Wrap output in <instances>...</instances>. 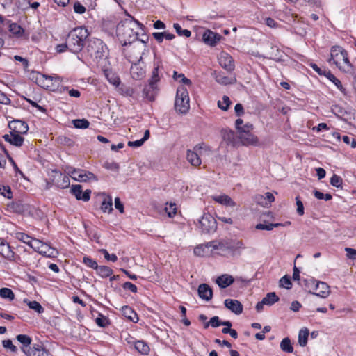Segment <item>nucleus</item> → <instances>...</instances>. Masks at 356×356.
Masks as SVG:
<instances>
[{
  "label": "nucleus",
  "instance_id": "obj_1",
  "mask_svg": "<svg viewBox=\"0 0 356 356\" xmlns=\"http://www.w3.org/2000/svg\"><path fill=\"white\" fill-rule=\"evenodd\" d=\"M136 26L143 28V25L131 15L118 23L116 27V34L123 45L131 44L136 40L138 35L134 31Z\"/></svg>",
  "mask_w": 356,
  "mask_h": 356
},
{
  "label": "nucleus",
  "instance_id": "obj_2",
  "mask_svg": "<svg viewBox=\"0 0 356 356\" xmlns=\"http://www.w3.org/2000/svg\"><path fill=\"white\" fill-rule=\"evenodd\" d=\"M89 36L88 29L85 27H76L67 35L68 50L74 54L79 53L83 48L84 42Z\"/></svg>",
  "mask_w": 356,
  "mask_h": 356
},
{
  "label": "nucleus",
  "instance_id": "obj_3",
  "mask_svg": "<svg viewBox=\"0 0 356 356\" xmlns=\"http://www.w3.org/2000/svg\"><path fill=\"white\" fill-rule=\"evenodd\" d=\"M106 51V45L100 39L93 38L86 42L85 52L97 63L107 57Z\"/></svg>",
  "mask_w": 356,
  "mask_h": 356
},
{
  "label": "nucleus",
  "instance_id": "obj_4",
  "mask_svg": "<svg viewBox=\"0 0 356 356\" xmlns=\"http://www.w3.org/2000/svg\"><path fill=\"white\" fill-rule=\"evenodd\" d=\"M332 63L341 71L348 73L353 70V66L348 58V53L339 46H334L330 50L329 63Z\"/></svg>",
  "mask_w": 356,
  "mask_h": 356
},
{
  "label": "nucleus",
  "instance_id": "obj_5",
  "mask_svg": "<svg viewBox=\"0 0 356 356\" xmlns=\"http://www.w3.org/2000/svg\"><path fill=\"white\" fill-rule=\"evenodd\" d=\"M163 67L159 65L154 67L152 76L148 81V84L145 86L143 94L145 98L149 101H154L159 92L158 83L163 74Z\"/></svg>",
  "mask_w": 356,
  "mask_h": 356
},
{
  "label": "nucleus",
  "instance_id": "obj_6",
  "mask_svg": "<svg viewBox=\"0 0 356 356\" xmlns=\"http://www.w3.org/2000/svg\"><path fill=\"white\" fill-rule=\"evenodd\" d=\"M175 108L177 112L182 114L186 113L189 110L188 92L184 86H179L177 89Z\"/></svg>",
  "mask_w": 356,
  "mask_h": 356
},
{
  "label": "nucleus",
  "instance_id": "obj_7",
  "mask_svg": "<svg viewBox=\"0 0 356 356\" xmlns=\"http://www.w3.org/2000/svg\"><path fill=\"white\" fill-rule=\"evenodd\" d=\"M199 227L204 233H213L217 229L216 219L209 213H204L199 220Z\"/></svg>",
  "mask_w": 356,
  "mask_h": 356
},
{
  "label": "nucleus",
  "instance_id": "obj_8",
  "mask_svg": "<svg viewBox=\"0 0 356 356\" xmlns=\"http://www.w3.org/2000/svg\"><path fill=\"white\" fill-rule=\"evenodd\" d=\"M68 174L71 177L78 181H87L89 180L97 181V177L92 172L81 169L70 168Z\"/></svg>",
  "mask_w": 356,
  "mask_h": 356
},
{
  "label": "nucleus",
  "instance_id": "obj_9",
  "mask_svg": "<svg viewBox=\"0 0 356 356\" xmlns=\"http://www.w3.org/2000/svg\"><path fill=\"white\" fill-rule=\"evenodd\" d=\"M0 254L5 259L19 263L21 258L19 255L15 253L11 249L10 245L3 238H0Z\"/></svg>",
  "mask_w": 356,
  "mask_h": 356
},
{
  "label": "nucleus",
  "instance_id": "obj_10",
  "mask_svg": "<svg viewBox=\"0 0 356 356\" xmlns=\"http://www.w3.org/2000/svg\"><path fill=\"white\" fill-rule=\"evenodd\" d=\"M204 144L196 145L193 150H188L186 154L187 161L195 167L200 165L202 161L200 156Z\"/></svg>",
  "mask_w": 356,
  "mask_h": 356
},
{
  "label": "nucleus",
  "instance_id": "obj_11",
  "mask_svg": "<svg viewBox=\"0 0 356 356\" xmlns=\"http://www.w3.org/2000/svg\"><path fill=\"white\" fill-rule=\"evenodd\" d=\"M50 176L52 177L51 181L53 184L56 185L60 188H66L70 186V178L66 175H63L61 172L53 170L51 172Z\"/></svg>",
  "mask_w": 356,
  "mask_h": 356
},
{
  "label": "nucleus",
  "instance_id": "obj_12",
  "mask_svg": "<svg viewBox=\"0 0 356 356\" xmlns=\"http://www.w3.org/2000/svg\"><path fill=\"white\" fill-rule=\"evenodd\" d=\"M239 144L243 145H257L259 143L258 138L251 131H240L238 133Z\"/></svg>",
  "mask_w": 356,
  "mask_h": 356
},
{
  "label": "nucleus",
  "instance_id": "obj_13",
  "mask_svg": "<svg viewBox=\"0 0 356 356\" xmlns=\"http://www.w3.org/2000/svg\"><path fill=\"white\" fill-rule=\"evenodd\" d=\"M220 65L227 72H232L235 68L233 58L228 53L222 51L218 56Z\"/></svg>",
  "mask_w": 356,
  "mask_h": 356
},
{
  "label": "nucleus",
  "instance_id": "obj_14",
  "mask_svg": "<svg viewBox=\"0 0 356 356\" xmlns=\"http://www.w3.org/2000/svg\"><path fill=\"white\" fill-rule=\"evenodd\" d=\"M310 282L312 285H314V290L316 291L312 292L309 291L310 293L323 298L329 296L330 293V286L325 282H318L316 284H315V281L312 280Z\"/></svg>",
  "mask_w": 356,
  "mask_h": 356
},
{
  "label": "nucleus",
  "instance_id": "obj_15",
  "mask_svg": "<svg viewBox=\"0 0 356 356\" xmlns=\"http://www.w3.org/2000/svg\"><path fill=\"white\" fill-rule=\"evenodd\" d=\"M22 350L26 356H49V353L41 345H34L33 347H22Z\"/></svg>",
  "mask_w": 356,
  "mask_h": 356
},
{
  "label": "nucleus",
  "instance_id": "obj_16",
  "mask_svg": "<svg viewBox=\"0 0 356 356\" xmlns=\"http://www.w3.org/2000/svg\"><path fill=\"white\" fill-rule=\"evenodd\" d=\"M8 127L11 130V133L17 134H26L29 130L28 124L22 120H15L9 122Z\"/></svg>",
  "mask_w": 356,
  "mask_h": 356
},
{
  "label": "nucleus",
  "instance_id": "obj_17",
  "mask_svg": "<svg viewBox=\"0 0 356 356\" xmlns=\"http://www.w3.org/2000/svg\"><path fill=\"white\" fill-rule=\"evenodd\" d=\"M216 81L221 85H231L236 83V78L234 75L226 76L222 72L214 71L212 73Z\"/></svg>",
  "mask_w": 356,
  "mask_h": 356
},
{
  "label": "nucleus",
  "instance_id": "obj_18",
  "mask_svg": "<svg viewBox=\"0 0 356 356\" xmlns=\"http://www.w3.org/2000/svg\"><path fill=\"white\" fill-rule=\"evenodd\" d=\"M71 193L78 200L87 202L90 198L91 191L88 189L83 193L82 186L79 184H76L72 186Z\"/></svg>",
  "mask_w": 356,
  "mask_h": 356
},
{
  "label": "nucleus",
  "instance_id": "obj_19",
  "mask_svg": "<svg viewBox=\"0 0 356 356\" xmlns=\"http://www.w3.org/2000/svg\"><path fill=\"white\" fill-rule=\"evenodd\" d=\"M221 134L223 140L225 141L227 145L234 147L239 145L238 136H236L234 131L224 129L222 130Z\"/></svg>",
  "mask_w": 356,
  "mask_h": 356
},
{
  "label": "nucleus",
  "instance_id": "obj_20",
  "mask_svg": "<svg viewBox=\"0 0 356 356\" xmlns=\"http://www.w3.org/2000/svg\"><path fill=\"white\" fill-rule=\"evenodd\" d=\"M222 36L211 30H207L204 32L202 40L204 42L209 46H215L220 41Z\"/></svg>",
  "mask_w": 356,
  "mask_h": 356
},
{
  "label": "nucleus",
  "instance_id": "obj_21",
  "mask_svg": "<svg viewBox=\"0 0 356 356\" xmlns=\"http://www.w3.org/2000/svg\"><path fill=\"white\" fill-rule=\"evenodd\" d=\"M224 304L225 307L236 315L241 314L243 312V305L237 300L226 299Z\"/></svg>",
  "mask_w": 356,
  "mask_h": 356
},
{
  "label": "nucleus",
  "instance_id": "obj_22",
  "mask_svg": "<svg viewBox=\"0 0 356 356\" xmlns=\"http://www.w3.org/2000/svg\"><path fill=\"white\" fill-rule=\"evenodd\" d=\"M212 242H208L206 244H201L194 248L193 252L196 256L205 257L213 253L211 245Z\"/></svg>",
  "mask_w": 356,
  "mask_h": 356
},
{
  "label": "nucleus",
  "instance_id": "obj_23",
  "mask_svg": "<svg viewBox=\"0 0 356 356\" xmlns=\"http://www.w3.org/2000/svg\"><path fill=\"white\" fill-rule=\"evenodd\" d=\"M198 295L200 298L209 301L212 298L213 291L211 288L207 284H201L198 286Z\"/></svg>",
  "mask_w": 356,
  "mask_h": 356
},
{
  "label": "nucleus",
  "instance_id": "obj_24",
  "mask_svg": "<svg viewBox=\"0 0 356 356\" xmlns=\"http://www.w3.org/2000/svg\"><path fill=\"white\" fill-rule=\"evenodd\" d=\"M3 138L4 140L11 145L16 147H21L23 145L24 138L20 134L11 133L10 134H5Z\"/></svg>",
  "mask_w": 356,
  "mask_h": 356
},
{
  "label": "nucleus",
  "instance_id": "obj_25",
  "mask_svg": "<svg viewBox=\"0 0 356 356\" xmlns=\"http://www.w3.org/2000/svg\"><path fill=\"white\" fill-rule=\"evenodd\" d=\"M130 74L136 80L142 79L145 75V70L139 63H134L130 69Z\"/></svg>",
  "mask_w": 356,
  "mask_h": 356
},
{
  "label": "nucleus",
  "instance_id": "obj_26",
  "mask_svg": "<svg viewBox=\"0 0 356 356\" xmlns=\"http://www.w3.org/2000/svg\"><path fill=\"white\" fill-rule=\"evenodd\" d=\"M324 75L330 81H332L337 88L344 95H346V90L343 86L340 80H339L333 74L331 73L330 70H325L324 71Z\"/></svg>",
  "mask_w": 356,
  "mask_h": 356
},
{
  "label": "nucleus",
  "instance_id": "obj_27",
  "mask_svg": "<svg viewBox=\"0 0 356 356\" xmlns=\"http://www.w3.org/2000/svg\"><path fill=\"white\" fill-rule=\"evenodd\" d=\"M234 280L232 275L225 274L221 276H219L216 279V283L218 285L222 288L225 289L229 285H231L234 282Z\"/></svg>",
  "mask_w": 356,
  "mask_h": 356
},
{
  "label": "nucleus",
  "instance_id": "obj_28",
  "mask_svg": "<svg viewBox=\"0 0 356 356\" xmlns=\"http://www.w3.org/2000/svg\"><path fill=\"white\" fill-rule=\"evenodd\" d=\"M134 343V348L135 350L142 355H147L150 351L149 346L143 340H138Z\"/></svg>",
  "mask_w": 356,
  "mask_h": 356
},
{
  "label": "nucleus",
  "instance_id": "obj_29",
  "mask_svg": "<svg viewBox=\"0 0 356 356\" xmlns=\"http://www.w3.org/2000/svg\"><path fill=\"white\" fill-rule=\"evenodd\" d=\"M213 200L216 202L226 206L234 207L236 203L227 195H215L212 197Z\"/></svg>",
  "mask_w": 356,
  "mask_h": 356
},
{
  "label": "nucleus",
  "instance_id": "obj_30",
  "mask_svg": "<svg viewBox=\"0 0 356 356\" xmlns=\"http://www.w3.org/2000/svg\"><path fill=\"white\" fill-rule=\"evenodd\" d=\"M38 252L47 257H55L57 254V251L54 248L44 243H42Z\"/></svg>",
  "mask_w": 356,
  "mask_h": 356
},
{
  "label": "nucleus",
  "instance_id": "obj_31",
  "mask_svg": "<svg viewBox=\"0 0 356 356\" xmlns=\"http://www.w3.org/2000/svg\"><path fill=\"white\" fill-rule=\"evenodd\" d=\"M152 35L158 43H161L163 41L164 38L168 40H171L174 39L175 37L174 34L168 32H155L152 33Z\"/></svg>",
  "mask_w": 356,
  "mask_h": 356
},
{
  "label": "nucleus",
  "instance_id": "obj_32",
  "mask_svg": "<svg viewBox=\"0 0 356 356\" xmlns=\"http://www.w3.org/2000/svg\"><path fill=\"white\" fill-rule=\"evenodd\" d=\"M8 25L9 31L14 35L17 37H21L24 34L23 28L17 24V23H10L7 24Z\"/></svg>",
  "mask_w": 356,
  "mask_h": 356
},
{
  "label": "nucleus",
  "instance_id": "obj_33",
  "mask_svg": "<svg viewBox=\"0 0 356 356\" xmlns=\"http://www.w3.org/2000/svg\"><path fill=\"white\" fill-rule=\"evenodd\" d=\"M104 74L110 83L116 86H118L120 84V79L113 72L104 70Z\"/></svg>",
  "mask_w": 356,
  "mask_h": 356
},
{
  "label": "nucleus",
  "instance_id": "obj_34",
  "mask_svg": "<svg viewBox=\"0 0 356 356\" xmlns=\"http://www.w3.org/2000/svg\"><path fill=\"white\" fill-rule=\"evenodd\" d=\"M96 270L102 277H107L113 274V270L107 266H98Z\"/></svg>",
  "mask_w": 356,
  "mask_h": 356
},
{
  "label": "nucleus",
  "instance_id": "obj_35",
  "mask_svg": "<svg viewBox=\"0 0 356 356\" xmlns=\"http://www.w3.org/2000/svg\"><path fill=\"white\" fill-rule=\"evenodd\" d=\"M309 336V330L307 328L301 329L298 334V343L301 346H305L307 343Z\"/></svg>",
  "mask_w": 356,
  "mask_h": 356
},
{
  "label": "nucleus",
  "instance_id": "obj_36",
  "mask_svg": "<svg viewBox=\"0 0 356 356\" xmlns=\"http://www.w3.org/2000/svg\"><path fill=\"white\" fill-rule=\"evenodd\" d=\"M123 314L130 321L134 322L135 318L138 320L136 313L129 306H123L122 308Z\"/></svg>",
  "mask_w": 356,
  "mask_h": 356
},
{
  "label": "nucleus",
  "instance_id": "obj_37",
  "mask_svg": "<svg viewBox=\"0 0 356 356\" xmlns=\"http://www.w3.org/2000/svg\"><path fill=\"white\" fill-rule=\"evenodd\" d=\"M280 348L282 351L291 353L293 351V347L291 344V340L289 338H284L280 343Z\"/></svg>",
  "mask_w": 356,
  "mask_h": 356
},
{
  "label": "nucleus",
  "instance_id": "obj_38",
  "mask_svg": "<svg viewBox=\"0 0 356 356\" xmlns=\"http://www.w3.org/2000/svg\"><path fill=\"white\" fill-rule=\"evenodd\" d=\"M263 303L268 305H272L279 300L278 296L275 292L268 293L263 299Z\"/></svg>",
  "mask_w": 356,
  "mask_h": 356
},
{
  "label": "nucleus",
  "instance_id": "obj_39",
  "mask_svg": "<svg viewBox=\"0 0 356 356\" xmlns=\"http://www.w3.org/2000/svg\"><path fill=\"white\" fill-rule=\"evenodd\" d=\"M232 102L228 96L224 95L222 100L218 102V106L222 111H227Z\"/></svg>",
  "mask_w": 356,
  "mask_h": 356
},
{
  "label": "nucleus",
  "instance_id": "obj_40",
  "mask_svg": "<svg viewBox=\"0 0 356 356\" xmlns=\"http://www.w3.org/2000/svg\"><path fill=\"white\" fill-rule=\"evenodd\" d=\"M280 226H284L282 223H269L268 225L259 223L256 225L255 228L259 230H272L275 227H278Z\"/></svg>",
  "mask_w": 356,
  "mask_h": 356
},
{
  "label": "nucleus",
  "instance_id": "obj_41",
  "mask_svg": "<svg viewBox=\"0 0 356 356\" xmlns=\"http://www.w3.org/2000/svg\"><path fill=\"white\" fill-rule=\"evenodd\" d=\"M213 245H211L213 252L214 250H219L220 252H225L228 249H232V248L230 245H228L227 244H225L223 242H219L216 243L215 241H211Z\"/></svg>",
  "mask_w": 356,
  "mask_h": 356
},
{
  "label": "nucleus",
  "instance_id": "obj_42",
  "mask_svg": "<svg viewBox=\"0 0 356 356\" xmlns=\"http://www.w3.org/2000/svg\"><path fill=\"white\" fill-rule=\"evenodd\" d=\"M0 296L2 298L13 300L15 298V294L10 289L2 288L0 289Z\"/></svg>",
  "mask_w": 356,
  "mask_h": 356
},
{
  "label": "nucleus",
  "instance_id": "obj_43",
  "mask_svg": "<svg viewBox=\"0 0 356 356\" xmlns=\"http://www.w3.org/2000/svg\"><path fill=\"white\" fill-rule=\"evenodd\" d=\"M72 123L77 129H86L90 125V122L86 119H76L72 121Z\"/></svg>",
  "mask_w": 356,
  "mask_h": 356
},
{
  "label": "nucleus",
  "instance_id": "obj_44",
  "mask_svg": "<svg viewBox=\"0 0 356 356\" xmlns=\"http://www.w3.org/2000/svg\"><path fill=\"white\" fill-rule=\"evenodd\" d=\"M270 58L274 60L280 59L282 57V51L276 46H272L268 52Z\"/></svg>",
  "mask_w": 356,
  "mask_h": 356
},
{
  "label": "nucleus",
  "instance_id": "obj_45",
  "mask_svg": "<svg viewBox=\"0 0 356 356\" xmlns=\"http://www.w3.org/2000/svg\"><path fill=\"white\" fill-rule=\"evenodd\" d=\"M16 338L19 342L23 344V347L29 346L32 341L31 338L26 334H19Z\"/></svg>",
  "mask_w": 356,
  "mask_h": 356
},
{
  "label": "nucleus",
  "instance_id": "obj_46",
  "mask_svg": "<svg viewBox=\"0 0 356 356\" xmlns=\"http://www.w3.org/2000/svg\"><path fill=\"white\" fill-rule=\"evenodd\" d=\"M173 27L175 29L177 33L180 36L184 35L186 38H189L191 35V32L189 30L182 29L181 26L177 23L174 24Z\"/></svg>",
  "mask_w": 356,
  "mask_h": 356
},
{
  "label": "nucleus",
  "instance_id": "obj_47",
  "mask_svg": "<svg viewBox=\"0 0 356 356\" xmlns=\"http://www.w3.org/2000/svg\"><path fill=\"white\" fill-rule=\"evenodd\" d=\"M28 306L30 309L35 311L38 314H41L44 312V309L42 307V305L37 301H29Z\"/></svg>",
  "mask_w": 356,
  "mask_h": 356
},
{
  "label": "nucleus",
  "instance_id": "obj_48",
  "mask_svg": "<svg viewBox=\"0 0 356 356\" xmlns=\"http://www.w3.org/2000/svg\"><path fill=\"white\" fill-rule=\"evenodd\" d=\"M332 112L338 117H342L346 113V110L341 106L335 104L332 105L331 108Z\"/></svg>",
  "mask_w": 356,
  "mask_h": 356
},
{
  "label": "nucleus",
  "instance_id": "obj_49",
  "mask_svg": "<svg viewBox=\"0 0 356 356\" xmlns=\"http://www.w3.org/2000/svg\"><path fill=\"white\" fill-rule=\"evenodd\" d=\"M16 238L29 245L32 239L31 236L23 232H17L16 234Z\"/></svg>",
  "mask_w": 356,
  "mask_h": 356
},
{
  "label": "nucleus",
  "instance_id": "obj_50",
  "mask_svg": "<svg viewBox=\"0 0 356 356\" xmlns=\"http://www.w3.org/2000/svg\"><path fill=\"white\" fill-rule=\"evenodd\" d=\"M112 200H111V197H109V200L108 201H106V200H104L102 203V206H101V209L104 211V212H111L113 211V207H112Z\"/></svg>",
  "mask_w": 356,
  "mask_h": 356
},
{
  "label": "nucleus",
  "instance_id": "obj_51",
  "mask_svg": "<svg viewBox=\"0 0 356 356\" xmlns=\"http://www.w3.org/2000/svg\"><path fill=\"white\" fill-rule=\"evenodd\" d=\"M280 286L285 287L287 289H290L291 288L292 283L288 275H284L280 279Z\"/></svg>",
  "mask_w": 356,
  "mask_h": 356
},
{
  "label": "nucleus",
  "instance_id": "obj_52",
  "mask_svg": "<svg viewBox=\"0 0 356 356\" xmlns=\"http://www.w3.org/2000/svg\"><path fill=\"white\" fill-rule=\"evenodd\" d=\"M83 262L88 267L96 270L98 267L97 263L89 257L85 256L83 259Z\"/></svg>",
  "mask_w": 356,
  "mask_h": 356
},
{
  "label": "nucleus",
  "instance_id": "obj_53",
  "mask_svg": "<svg viewBox=\"0 0 356 356\" xmlns=\"http://www.w3.org/2000/svg\"><path fill=\"white\" fill-rule=\"evenodd\" d=\"M95 322L99 327H105L108 324V319L102 314H99L95 319Z\"/></svg>",
  "mask_w": 356,
  "mask_h": 356
},
{
  "label": "nucleus",
  "instance_id": "obj_54",
  "mask_svg": "<svg viewBox=\"0 0 356 356\" xmlns=\"http://www.w3.org/2000/svg\"><path fill=\"white\" fill-rule=\"evenodd\" d=\"M119 90L122 95L127 97H131L134 92L133 88L124 85H122Z\"/></svg>",
  "mask_w": 356,
  "mask_h": 356
},
{
  "label": "nucleus",
  "instance_id": "obj_55",
  "mask_svg": "<svg viewBox=\"0 0 356 356\" xmlns=\"http://www.w3.org/2000/svg\"><path fill=\"white\" fill-rule=\"evenodd\" d=\"M100 252H102L104 254V258L107 261H111L113 262H115L118 259V257L115 254H110L106 249H101Z\"/></svg>",
  "mask_w": 356,
  "mask_h": 356
},
{
  "label": "nucleus",
  "instance_id": "obj_56",
  "mask_svg": "<svg viewBox=\"0 0 356 356\" xmlns=\"http://www.w3.org/2000/svg\"><path fill=\"white\" fill-rule=\"evenodd\" d=\"M0 193L2 195H3L4 197H6L8 199L12 198V197H13L12 191H11L10 186H3L2 187L0 188Z\"/></svg>",
  "mask_w": 356,
  "mask_h": 356
},
{
  "label": "nucleus",
  "instance_id": "obj_57",
  "mask_svg": "<svg viewBox=\"0 0 356 356\" xmlns=\"http://www.w3.org/2000/svg\"><path fill=\"white\" fill-rule=\"evenodd\" d=\"M2 343L4 348H9L13 353H16L17 351V347L13 344L11 340H3Z\"/></svg>",
  "mask_w": 356,
  "mask_h": 356
},
{
  "label": "nucleus",
  "instance_id": "obj_58",
  "mask_svg": "<svg viewBox=\"0 0 356 356\" xmlns=\"http://www.w3.org/2000/svg\"><path fill=\"white\" fill-rule=\"evenodd\" d=\"M341 178L337 175H333L330 179V184L335 187H339L341 184Z\"/></svg>",
  "mask_w": 356,
  "mask_h": 356
},
{
  "label": "nucleus",
  "instance_id": "obj_59",
  "mask_svg": "<svg viewBox=\"0 0 356 356\" xmlns=\"http://www.w3.org/2000/svg\"><path fill=\"white\" fill-rule=\"evenodd\" d=\"M42 244V242L40 240L32 238L29 243V246L31 247L35 251L38 252Z\"/></svg>",
  "mask_w": 356,
  "mask_h": 356
},
{
  "label": "nucleus",
  "instance_id": "obj_60",
  "mask_svg": "<svg viewBox=\"0 0 356 356\" xmlns=\"http://www.w3.org/2000/svg\"><path fill=\"white\" fill-rule=\"evenodd\" d=\"M296 205H297V213L299 216L304 214V206L302 202L299 199V197H296Z\"/></svg>",
  "mask_w": 356,
  "mask_h": 356
},
{
  "label": "nucleus",
  "instance_id": "obj_61",
  "mask_svg": "<svg viewBox=\"0 0 356 356\" xmlns=\"http://www.w3.org/2000/svg\"><path fill=\"white\" fill-rule=\"evenodd\" d=\"M74 10L76 13L83 14L86 12V8L80 2L76 1L74 4Z\"/></svg>",
  "mask_w": 356,
  "mask_h": 356
},
{
  "label": "nucleus",
  "instance_id": "obj_62",
  "mask_svg": "<svg viewBox=\"0 0 356 356\" xmlns=\"http://www.w3.org/2000/svg\"><path fill=\"white\" fill-rule=\"evenodd\" d=\"M345 251L346 252V256L348 259L352 260L356 259V250L351 248H346Z\"/></svg>",
  "mask_w": 356,
  "mask_h": 356
},
{
  "label": "nucleus",
  "instance_id": "obj_63",
  "mask_svg": "<svg viewBox=\"0 0 356 356\" xmlns=\"http://www.w3.org/2000/svg\"><path fill=\"white\" fill-rule=\"evenodd\" d=\"M123 289L131 291L133 293L137 292V286L130 282H126L122 286Z\"/></svg>",
  "mask_w": 356,
  "mask_h": 356
},
{
  "label": "nucleus",
  "instance_id": "obj_64",
  "mask_svg": "<svg viewBox=\"0 0 356 356\" xmlns=\"http://www.w3.org/2000/svg\"><path fill=\"white\" fill-rule=\"evenodd\" d=\"M168 216L172 217L176 213L177 208L175 204L170 203L168 207L165 208Z\"/></svg>",
  "mask_w": 356,
  "mask_h": 356
}]
</instances>
